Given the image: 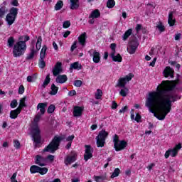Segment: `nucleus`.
<instances>
[{
  "label": "nucleus",
  "instance_id": "f257e3e1",
  "mask_svg": "<svg viewBox=\"0 0 182 182\" xmlns=\"http://www.w3.org/2000/svg\"><path fill=\"white\" fill-rule=\"evenodd\" d=\"M176 86L177 82L163 81L161 86L156 87V92H149L146 106L158 120H164L171 112L173 103L181 99V96L173 92Z\"/></svg>",
  "mask_w": 182,
  "mask_h": 182
},
{
  "label": "nucleus",
  "instance_id": "f03ea898",
  "mask_svg": "<svg viewBox=\"0 0 182 182\" xmlns=\"http://www.w3.org/2000/svg\"><path fill=\"white\" fill-rule=\"evenodd\" d=\"M43 114H41V112H38L35 118H34V124L31 127V136L33 139V141L36 143V144H39L41 143V129H39V125L38 124V122L41 119V117H42Z\"/></svg>",
  "mask_w": 182,
  "mask_h": 182
},
{
  "label": "nucleus",
  "instance_id": "7ed1b4c3",
  "mask_svg": "<svg viewBox=\"0 0 182 182\" xmlns=\"http://www.w3.org/2000/svg\"><path fill=\"white\" fill-rule=\"evenodd\" d=\"M134 75L132 73H129L128 75L121 77L118 80L117 82V87H122L121 90L119 91L120 96H122V97H126L127 95H129V88L126 87V85H127L128 82H130L132 80V78Z\"/></svg>",
  "mask_w": 182,
  "mask_h": 182
},
{
  "label": "nucleus",
  "instance_id": "20e7f679",
  "mask_svg": "<svg viewBox=\"0 0 182 182\" xmlns=\"http://www.w3.org/2000/svg\"><path fill=\"white\" fill-rule=\"evenodd\" d=\"M61 141L62 137L55 136L51 141V142L43 150V153H55L56 150L59 149V146H60Z\"/></svg>",
  "mask_w": 182,
  "mask_h": 182
},
{
  "label": "nucleus",
  "instance_id": "39448f33",
  "mask_svg": "<svg viewBox=\"0 0 182 182\" xmlns=\"http://www.w3.org/2000/svg\"><path fill=\"white\" fill-rule=\"evenodd\" d=\"M26 50V43L25 41H18L14 44L13 48V55L14 58H19L24 55Z\"/></svg>",
  "mask_w": 182,
  "mask_h": 182
},
{
  "label": "nucleus",
  "instance_id": "423d86ee",
  "mask_svg": "<svg viewBox=\"0 0 182 182\" xmlns=\"http://www.w3.org/2000/svg\"><path fill=\"white\" fill-rule=\"evenodd\" d=\"M107 136H109V133L105 129H102L99 132L98 135L95 138L97 147H105Z\"/></svg>",
  "mask_w": 182,
  "mask_h": 182
},
{
  "label": "nucleus",
  "instance_id": "0eeeda50",
  "mask_svg": "<svg viewBox=\"0 0 182 182\" xmlns=\"http://www.w3.org/2000/svg\"><path fill=\"white\" fill-rule=\"evenodd\" d=\"M18 8L12 7L10 9V13L6 16V22H7L9 26L13 25L14 22H15V19H16V16H18Z\"/></svg>",
  "mask_w": 182,
  "mask_h": 182
},
{
  "label": "nucleus",
  "instance_id": "6e6552de",
  "mask_svg": "<svg viewBox=\"0 0 182 182\" xmlns=\"http://www.w3.org/2000/svg\"><path fill=\"white\" fill-rule=\"evenodd\" d=\"M46 49H48V47L43 46L40 53L38 65L41 69H45V67L46 66V63L45 62V60H43L45 59V56H46Z\"/></svg>",
  "mask_w": 182,
  "mask_h": 182
},
{
  "label": "nucleus",
  "instance_id": "1a4fd4ad",
  "mask_svg": "<svg viewBox=\"0 0 182 182\" xmlns=\"http://www.w3.org/2000/svg\"><path fill=\"white\" fill-rule=\"evenodd\" d=\"M181 144H178L176 145V146L172 149H168V151H166L165 159H168L170 156H171V157H176V156L178 154V150H181Z\"/></svg>",
  "mask_w": 182,
  "mask_h": 182
},
{
  "label": "nucleus",
  "instance_id": "9d476101",
  "mask_svg": "<svg viewBox=\"0 0 182 182\" xmlns=\"http://www.w3.org/2000/svg\"><path fill=\"white\" fill-rule=\"evenodd\" d=\"M138 47L139 41H137V40H132L129 43V46L127 48V50L130 55H134V53H136V50H137Z\"/></svg>",
  "mask_w": 182,
  "mask_h": 182
},
{
  "label": "nucleus",
  "instance_id": "9b49d317",
  "mask_svg": "<svg viewBox=\"0 0 182 182\" xmlns=\"http://www.w3.org/2000/svg\"><path fill=\"white\" fill-rule=\"evenodd\" d=\"M92 52H93V54H92ZM88 53H90V56L93 57L92 60L95 63H99V62H100V53H99V52L90 50L88 51Z\"/></svg>",
  "mask_w": 182,
  "mask_h": 182
},
{
  "label": "nucleus",
  "instance_id": "f8f14e48",
  "mask_svg": "<svg viewBox=\"0 0 182 182\" xmlns=\"http://www.w3.org/2000/svg\"><path fill=\"white\" fill-rule=\"evenodd\" d=\"M176 13V10L170 11L168 15V23L169 26H174L176 23V18H174V14Z\"/></svg>",
  "mask_w": 182,
  "mask_h": 182
},
{
  "label": "nucleus",
  "instance_id": "ddd939ff",
  "mask_svg": "<svg viewBox=\"0 0 182 182\" xmlns=\"http://www.w3.org/2000/svg\"><path fill=\"white\" fill-rule=\"evenodd\" d=\"M164 76L165 77H174V70L170 67H166L164 71Z\"/></svg>",
  "mask_w": 182,
  "mask_h": 182
},
{
  "label": "nucleus",
  "instance_id": "4468645a",
  "mask_svg": "<svg viewBox=\"0 0 182 182\" xmlns=\"http://www.w3.org/2000/svg\"><path fill=\"white\" fill-rule=\"evenodd\" d=\"M83 109H84L83 107H79V106L74 107L73 117H79L82 116V113H83Z\"/></svg>",
  "mask_w": 182,
  "mask_h": 182
},
{
  "label": "nucleus",
  "instance_id": "2eb2a0df",
  "mask_svg": "<svg viewBox=\"0 0 182 182\" xmlns=\"http://www.w3.org/2000/svg\"><path fill=\"white\" fill-rule=\"evenodd\" d=\"M45 161H46V159L43 156H41L40 155L36 156V164H38V166H41V167L46 166Z\"/></svg>",
  "mask_w": 182,
  "mask_h": 182
},
{
  "label": "nucleus",
  "instance_id": "dca6fc26",
  "mask_svg": "<svg viewBox=\"0 0 182 182\" xmlns=\"http://www.w3.org/2000/svg\"><path fill=\"white\" fill-rule=\"evenodd\" d=\"M127 146V142L124 140L120 141L119 143L118 142L116 148H114L116 151H120L122 150H124L126 146Z\"/></svg>",
  "mask_w": 182,
  "mask_h": 182
},
{
  "label": "nucleus",
  "instance_id": "f3484780",
  "mask_svg": "<svg viewBox=\"0 0 182 182\" xmlns=\"http://www.w3.org/2000/svg\"><path fill=\"white\" fill-rule=\"evenodd\" d=\"M46 107H48V102L38 103L37 110H40V114L43 115L46 112Z\"/></svg>",
  "mask_w": 182,
  "mask_h": 182
},
{
  "label": "nucleus",
  "instance_id": "a211bd4d",
  "mask_svg": "<svg viewBox=\"0 0 182 182\" xmlns=\"http://www.w3.org/2000/svg\"><path fill=\"white\" fill-rule=\"evenodd\" d=\"M60 72H62V63L58 62L53 70V74L54 76H58Z\"/></svg>",
  "mask_w": 182,
  "mask_h": 182
},
{
  "label": "nucleus",
  "instance_id": "6ab92c4d",
  "mask_svg": "<svg viewBox=\"0 0 182 182\" xmlns=\"http://www.w3.org/2000/svg\"><path fill=\"white\" fill-rule=\"evenodd\" d=\"M70 8L72 10L79 9V0H70Z\"/></svg>",
  "mask_w": 182,
  "mask_h": 182
},
{
  "label": "nucleus",
  "instance_id": "aec40b11",
  "mask_svg": "<svg viewBox=\"0 0 182 182\" xmlns=\"http://www.w3.org/2000/svg\"><path fill=\"white\" fill-rule=\"evenodd\" d=\"M55 80L57 83H65L68 81V76L66 75H59Z\"/></svg>",
  "mask_w": 182,
  "mask_h": 182
},
{
  "label": "nucleus",
  "instance_id": "412c9836",
  "mask_svg": "<svg viewBox=\"0 0 182 182\" xmlns=\"http://www.w3.org/2000/svg\"><path fill=\"white\" fill-rule=\"evenodd\" d=\"M76 161V155H73L71 156H67L65 159V164L68 166V164H72V163H75Z\"/></svg>",
  "mask_w": 182,
  "mask_h": 182
},
{
  "label": "nucleus",
  "instance_id": "4be33fe9",
  "mask_svg": "<svg viewBox=\"0 0 182 182\" xmlns=\"http://www.w3.org/2000/svg\"><path fill=\"white\" fill-rule=\"evenodd\" d=\"M21 108H17L14 110H12L10 112V117L11 119H16V117H18V114H19V113H21Z\"/></svg>",
  "mask_w": 182,
  "mask_h": 182
},
{
  "label": "nucleus",
  "instance_id": "5701e85b",
  "mask_svg": "<svg viewBox=\"0 0 182 182\" xmlns=\"http://www.w3.org/2000/svg\"><path fill=\"white\" fill-rule=\"evenodd\" d=\"M116 53H111L110 56L114 62H122V58L120 54L114 55Z\"/></svg>",
  "mask_w": 182,
  "mask_h": 182
},
{
  "label": "nucleus",
  "instance_id": "b1692460",
  "mask_svg": "<svg viewBox=\"0 0 182 182\" xmlns=\"http://www.w3.org/2000/svg\"><path fill=\"white\" fill-rule=\"evenodd\" d=\"M78 41L82 46L86 45V33H83L78 37Z\"/></svg>",
  "mask_w": 182,
  "mask_h": 182
},
{
  "label": "nucleus",
  "instance_id": "393cba45",
  "mask_svg": "<svg viewBox=\"0 0 182 182\" xmlns=\"http://www.w3.org/2000/svg\"><path fill=\"white\" fill-rule=\"evenodd\" d=\"M38 50H35V47H33V48L31 50V52L28 55L26 56V60H32L35 56V53H36Z\"/></svg>",
  "mask_w": 182,
  "mask_h": 182
},
{
  "label": "nucleus",
  "instance_id": "a878e982",
  "mask_svg": "<svg viewBox=\"0 0 182 182\" xmlns=\"http://www.w3.org/2000/svg\"><path fill=\"white\" fill-rule=\"evenodd\" d=\"M89 18H100V11L98 9L94 10L90 15Z\"/></svg>",
  "mask_w": 182,
  "mask_h": 182
},
{
  "label": "nucleus",
  "instance_id": "bb28decb",
  "mask_svg": "<svg viewBox=\"0 0 182 182\" xmlns=\"http://www.w3.org/2000/svg\"><path fill=\"white\" fill-rule=\"evenodd\" d=\"M70 68L80 70V69H82V64L79 63V62H75L70 65Z\"/></svg>",
  "mask_w": 182,
  "mask_h": 182
},
{
  "label": "nucleus",
  "instance_id": "cd10ccee",
  "mask_svg": "<svg viewBox=\"0 0 182 182\" xmlns=\"http://www.w3.org/2000/svg\"><path fill=\"white\" fill-rule=\"evenodd\" d=\"M132 33H133V29L132 28L128 29L122 36L123 41H127V39L129 38V36H130Z\"/></svg>",
  "mask_w": 182,
  "mask_h": 182
},
{
  "label": "nucleus",
  "instance_id": "c85d7f7f",
  "mask_svg": "<svg viewBox=\"0 0 182 182\" xmlns=\"http://www.w3.org/2000/svg\"><path fill=\"white\" fill-rule=\"evenodd\" d=\"M58 90H59V87H56L55 84L51 85V91L50 92V95L51 96H55L58 93Z\"/></svg>",
  "mask_w": 182,
  "mask_h": 182
},
{
  "label": "nucleus",
  "instance_id": "c756f323",
  "mask_svg": "<svg viewBox=\"0 0 182 182\" xmlns=\"http://www.w3.org/2000/svg\"><path fill=\"white\" fill-rule=\"evenodd\" d=\"M7 45L9 48H14L15 46V38L14 37L9 38Z\"/></svg>",
  "mask_w": 182,
  "mask_h": 182
},
{
  "label": "nucleus",
  "instance_id": "7c9ffc66",
  "mask_svg": "<svg viewBox=\"0 0 182 182\" xmlns=\"http://www.w3.org/2000/svg\"><path fill=\"white\" fill-rule=\"evenodd\" d=\"M40 167L36 165H33L30 168V171L32 174H35V173H39Z\"/></svg>",
  "mask_w": 182,
  "mask_h": 182
},
{
  "label": "nucleus",
  "instance_id": "2f4dec72",
  "mask_svg": "<svg viewBox=\"0 0 182 182\" xmlns=\"http://www.w3.org/2000/svg\"><path fill=\"white\" fill-rule=\"evenodd\" d=\"M48 83H50V76L49 74L46 77V79L43 82L42 87H46Z\"/></svg>",
  "mask_w": 182,
  "mask_h": 182
},
{
  "label": "nucleus",
  "instance_id": "473e14b6",
  "mask_svg": "<svg viewBox=\"0 0 182 182\" xmlns=\"http://www.w3.org/2000/svg\"><path fill=\"white\" fill-rule=\"evenodd\" d=\"M42 46V37L39 36L37 39V43L36 44V48L37 50H39Z\"/></svg>",
  "mask_w": 182,
  "mask_h": 182
},
{
  "label": "nucleus",
  "instance_id": "72a5a7b5",
  "mask_svg": "<svg viewBox=\"0 0 182 182\" xmlns=\"http://www.w3.org/2000/svg\"><path fill=\"white\" fill-rule=\"evenodd\" d=\"M63 6V1H58L55 6V10L60 11V9H62Z\"/></svg>",
  "mask_w": 182,
  "mask_h": 182
},
{
  "label": "nucleus",
  "instance_id": "f704fd0d",
  "mask_svg": "<svg viewBox=\"0 0 182 182\" xmlns=\"http://www.w3.org/2000/svg\"><path fill=\"white\" fill-rule=\"evenodd\" d=\"M119 174H120V169L119 168H116L112 174L111 175V178H114V177H119Z\"/></svg>",
  "mask_w": 182,
  "mask_h": 182
},
{
  "label": "nucleus",
  "instance_id": "c9c22d12",
  "mask_svg": "<svg viewBox=\"0 0 182 182\" xmlns=\"http://www.w3.org/2000/svg\"><path fill=\"white\" fill-rule=\"evenodd\" d=\"M25 100H26V97L20 100V103H19L20 107H18V109H21V110H22L23 107H26V103H25Z\"/></svg>",
  "mask_w": 182,
  "mask_h": 182
},
{
  "label": "nucleus",
  "instance_id": "e433bc0d",
  "mask_svg": "<svg viewBox=\"0 0 182 182\" xmlns=\"http://www.w3.org/2000/svg\"><path fill=\"white\" fill-rule=\"evenodd\" d=\"M102 96H103V92L100 89L97 90V92L95 93V97L97 100L101 99Z\"/></svg>",
  "mask_w": 182,
  "mask_h": 182
},
{
  "label": "nucleus",
  "instance_id": "4c0bfd02",
  "mask_svg": "<svg viewBox=\"0 0 182 182\" xmlns=\"http://www.w3.org/2000/svg\"><path fill=\"white\" fill-rule=\"evenodd\" d=\"M6 12H8L7 9H5L4 7H0V19H2L5 16Z\"/></svg>",
  "mask_w": 182,
  "mask_h": 182
},
{
  "label": "nucleus",
  "instance_id": "58836bf2",
  "mask_svg": "<svg viewBox=\"0 0 182 182\" xmlns=\"http://www.w3.org/2000/svg\"><path fill=\"white\" fill-rule=\"evenodd\" d=\"M114 5H116V2L114 1V0H108L107 2V6L109 9L113 8Z\"/></svg>",
  "mask_w": 182,
  "mask_h": 182
},
{
  "label": "nucleus",
  "instance_id": "ea45409f",
  "mask_svg": "<svg viewBox=\"0 0 182 182\" xmlns=\"http://www.w3.org/2000/svg\"><path fill=\"white\" fill-rule=\"evenodd\" d=\"M114 148H116L117 144H119V136L115 134L113 138Z\"/></svg>",
  "mask_w": 182,
  "mask_h": 182
},
{
  "label": "nucleus",
  "instance_id": "a19ab883",
  "mask_svg": "<svg viewBox=\"0 0 182 182\" xmlns=\"http://www.w3.org/2000/svg\"><path fill=\"white\" fill-rule=\"evenodd\" d=\"M55 109H56V107H55L54 105H50L48 109H47V112L48 113L50 114V113H53L55 112Z\"/></svg>",
  "mask_w": 182,
  "mask_h": 182
},
{
  "label": "nucleus",
  "instance_id": "79ce46f5",
  "mask_svg": "<svg viewBox=\"0 0 182 182\" xmlns=\"http://www.w3.org/2000/svg\"><path fill=\"white\" fill-rule=\"evenodd\" d=\"M156 28L161 32H164V31H165L164 26L163 25V23H161V22H159V23L156 26Z\"/></svg>",
  "mask_w": 182,
  "mask_h": 182
},
{
  "label": "nucleus",
  "instance_id": "37998d69",
  "mask_svg": "<svg viewBox=\"0 0 182 182\" xmlns=\"http://www.w3.org/2000/svg\"><path fill=\"white\" fill-rule=\"evenodd\" d=\"M38 173L43 176V174H46L48 173V168H39Z\"/></svg>",
  "mask_w": 182,
  "mask_h": 182
},
{
  "label": "nucleus",
  "instance_id": "c03bdc74",
  "mask_svg": "<svg viewBox=\"0 0 182 182\" xmlns=\"http://www.w3.org/2000/svg\"><path fill=\"white\" fill-rule=\"evenodd\" d=\"M82 84L83 82L80 80H76L74 82V86H75L76 87H80V86H82Z\"/></svg>",
  "mask_w": 182,
  "mask_h": 182
},
{
  "label": "nucleus",
  "instance_id": "a18cd8bd",
  "mask_svg": "<svg viewBox=\"0 0 182 182\" xmlns=\"http://www.w3.org/2000/svg\"><path fill=\"white\" fill-rule=\"evenodd\" d=\"M85 154H92V151L90 145H85Z\"/></svg>",
  "mask_w": 182,
  "mask_h": 182
},
{
  "label": "nucleus",
  "instance_id": "49530a36",
  "mask_svg": "<svg viewBox=\"0 0 182 182\" xmlns=\"http://www.w3.org/2000/svg\"><path fill=\"white\" fill-rule=\"evenodd\" d=\"M14 146L17 150H18V149H21V143L16 139L14 141Z\"/></svg>",
  "mask_w": 182,
  "mask_h": 182
},
{
  "label": "nucleus",
  "instance_id": "de8ad7c7",
  "mask_svg": "<svg viewBox=\"0 0 182 182\" xmlns=\"http://www.w3.org/2000/svg\"><path fill=\"white\" fill-rule=\"evenodd\" d=\"M11 109H15L18 106V101L16 100H13L10 104Z\"/></svg>",
  "mask_w": 182,
  "mask_h": 182
},
{
  "label": "nucleus",
  "instance_id": "09e8293b",
  "mask_svg": "<svg viewBox=\"0 0 182 182\" xmlns=\"http://www.w3.org/2000/svg\"><path fill=\"white\" fill-rule=\"evenodd\" d=\"M35 80H36V77L33 75V76L28 75L27 77V82H28L30 83L35 82Z\"/></svg>",
  "mask_w": 182,
  "mask_h": 182
},
{
  "label": "nucleus",
  "instance_id": "8fccbe9b",
  "mask_svg": "<svg viewBox=\"0 0 182 182\" xmlns=\"http://www.w3.org/2000/svg\"><path fill=\"white\" fill-rule=\"evenodd\" d=\"M92 157H93V154H84V160H85V161H87V160H90V159H92Z\"/></svg>",
  "mask_w": 182,
  "mask_h": 182
},
{
  "label": "nucleus",
  "instance_id": "3c124183",
  "mask_svg": "<svg viewBox=\"0 0 182 182\" xmlns=\"http://www.w3.org/2000/svg\"><path fill=\"white\" fill-rule=\"evenodd\" d=\"M94 178L96 182H103V180H105L104 176H94Z\"/></svg>",
  "mask_w": 182,
  "mask_h": 182
},
{
  "label": "nucleus",
  "instance_id": "603ef678",
  "mask_svg": "<svg viewBox=\"0 0 182 182\" xmlns=\"http://www.w3.org/2000/svg\"><path fill=\"white\" fill-rule=\"evenodd\" d=\"M69 26H70V21H65L63 22V28H64V29H67V28H69Z\"/></svg>",
  "mask_w": 182,
  "mask_h": 182
},
{
  "label": "nucleus",
  "instance_id": "864d4df0",
  "mask_svg": "<svg viewBox=\"0 0 182 182\" xmlns=\"http://www.w3.org/2000/svg\"><path fill=\"white\" fill-rule=\"evenodd\" d=\"M24 92H25V87H23V85H20L18 88V95H23Z\"/></svg>",
  "mask_w": 182,
  "mask_h": 182
},
{
  "label": "nucleus",
  "instance_id": "5fc2aeb1",
  "mask_svg": "<svg viewBox=\"0 0 182 182\" xmlns=\"http://www.w3.org/2000/svg\"><path fill=\"white\" fill-rule=\"evenodd\" d=\"M134 120L137 123H140V120H141V115H140L139 114H136Z\"/></svg>",
  "mask_w": 182,
  "mask_h": 182
},
{
  "label": "nucleus",
  "instance_id": "6e6d98bb",
  "mask_svg": "<svg viewBox=\"0 0 182 182\" xmlns=\"http://www.w3.org/2000/svg\"><path fill=\"white\" fill-rule=\"evenodd\" d=\"M110 48L112 50V53H116V43H112L110 45Z\"/></svg>",
  "mask_w": 182,
  "mask_h": 182
},
{
  "label": "nucleus",
  "instance_id": "4d7b16f0",
  "mask_svg": "<svg viewBox=\"0 0 182 182\" xmlns=\"http://www.w3.org/2000/svg\"><path fill=\"white\" fill-rule=\"evenodd\" d=\"M127 109H129V107L127 106H124L121 109H119V113H126L127 112Z\"/></svg>",
  "mask_w": 182,
  "mask_h": 182
},
{
  "label": "nucleus",
  "instance_id": "13d9d810",
  "mask_svg": "<svg viewBox=\"0 0 182 182\" xmlns=\"http://www.w3.org/2000/svg\"><path fill=\"white\" fill-rule=\"evenodd\" d=\"M46 160H48V161H53V160H55V156L53 155H48L47 157H46Z\"/></svg>",
  "mask_w": 182,
  "mask_h": 182
},
{
  "label": "nucleus",
  "instance_id": "bf43d9fd",
  "mask_svg": "<svg viewBox=\"0 0 182 182\" xmlns=\"http://www.w3.org/2000/svg\"><path fill=\"white\" fill-rule=\"evenodd\" d=\"M11 5L13 6H19V3L18 2V0H12Z\"/></svg>",
  "mask_w": 182,
  "mask_h": 182
},
{
  "label": "nucleus",
  "instance_id": "052dcab7",
  "mask_svg": "<svg viewBox=\"0 0 182 182\" xmlns=\"http://www.w3.org/2000/svg\"><path fill=\"white\" fill-rule=\"evenodd\" d=\"M68 96H70V97L76 96V90H73L69 91Z\"/></svg>",
  "mask_w": 182,
  "mask_h": 182
},
{
  "label": "nucleus",
  "instance_id": "680f3d73",
  "mask_svg": "<svg viewBox=\"0 0 182 182\" xmlns=\"http://www.w3.org/2000/svg\"><path fill=\"white\" fill-rule=\"evenodd\" d=\"M69 35H70V31L63 32V38H68V36H69Z\"/></svg>",
  "mask_w": 182,
  "mask_h": 182
},
{
  "label": "nucleus",
  "instance_id": "e2e57ef3",
  "mask_svg": "<svg viewBox=\"0 0 182 182\" xmlns=\"http://www.w3.org/2000/svg\"><path fill=\"white\" fill-rule=\"evenodd\" d=\"M156 60H157V58H154L152 62L150 63L149 66H152V68H154V66L156 65Z\"/></svg>",
  "mask_w": 182,
  "mask_h": 182
},
{
  "label": "nucleus",
  "instance_id": "0e129e2a",
  "mask_svg": "<svg viewBox=\"0 0 182 182\" xmlns=\"http://www.w3.org/2000/svg\"><path fill=\"white\" fill-rule=\"evenodd\" d=\"M77 43L76 41H75V42L73 43V44L72 46H71V48H70L71 52H73V50H75V48H76V44H77Z\"/></svg>",
  "mask_w": 182,
  "mask_h": 182
},
{
  "label": "nucleus",
  "instance_id": "69168bd1",
  "mask_svg": "<svg viewBox=\"0 0 182 182\" xmlns=\"http://www.w3.org/2000/svg\"><path fill=\"white\" fill-rule=\"evenodd\" d=\"M73 139H75V135H71V136H69L66 140L67 141H73Z\"/></svg>",
  "mask_w": 182,
  "mask_h": 182
},
{
  "label": "nucleus",
  "instance_id": "338daca9",
  "mask_svg": "<svg viewBox=\"0 0 182 182\" xmlns=\"http://www.w3.org/2000/svg\"><path fill=\"white\" fill-rule=\"evenodd\" d=\"M112 109H117V103L116 101H112Z\"/></svg>",
  "mask_w": 182,
  "mask_h": 182
},
{
  "label": "nucleus",
  "instance_id": "774afa93",
  "mask_svg": "<svg viewBox=\"0 0 182 182\" xmlns=\"http://www.w3.org/2000/svg\"><path fill=\"white\" fill-rule=\"evenodd\" d=\"M141 30V24H137L136 27V32H140Z\"/></svg>",
  "mask_w": 182,
  "mask_h": 182
}]
</instances>
